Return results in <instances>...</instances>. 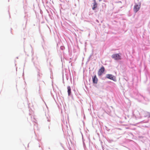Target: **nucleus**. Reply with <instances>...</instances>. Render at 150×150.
Here are the masks:
<instances>
[{"instance_id": "nucleus-9", "label": "nucleus", "mask_w": 150, "mask_h": 150, "mask_svg": "<svg viewBox=\"0 0 150 150\" xmlns=\"http://www.w3.org/2000/svg\"><path fill=\"white\" fill-rule=\"evenodd\" d=\"M67 92L68 93V95L70 96L71 93V88L70 86H67Z\"/></svg>"}, {"instance_id": "nucleus-13", "label": "nucleus", "mask_w": 150, "mask_h": 150, "mask_svg": "<svg viewBox=\"0 0 150 150\" xmlns=\"http://www.w3.org/2000/svg\"><path fill=\"white\" fill-rule=\"evenodd\" d=\"M47 121L48 122H50V117H47Z\"/></svg>"}, {"instance_id": "nucleus-11", "label": "nucleus", "mask_w": 150, "mask_h": 150, "mask_svg": "<svg viewBox=\"0 0 150 150\" xmlns=\"http://www.w3.org/2000/svg\"><path fill=\"white\" fill-rule=\"evenodd\" d=\"M40 69H38V70L37 71V72L38 73V79H39L40 78L39 77L41 76V75H42V74L40 73Z\"/></svg>"}, {"instance_id": "nucleus-29", "label": "nucleus", "mask_w": 150, "mask_h": 150, "mask_svg": "<svg viewBox=\"0 0 150 150\" xmlns=\"http://www.w3.org/2000/svg\"><path fill=\"white\" fill-rule=\"evenodd\" d=\"M42 12L41 11H40V13H42Z\"/></svg>"}, {"instance_id": "nucleus-20", "label": "nucleus", "mask_w": 150, "mask_h": 150, "mask_svg": "<svg viewBox=\"0 0 150 150\" xmlns=\"http://www.w3.org/2000/svg\"><path fill=\"white\" fill-rule=\"evenodd\" d=\"M33 63L35 65V62L34 61H33Z\"/></svg>"}, {"instance_id": "nucleus-31", "label": "nucleus", "mask_w": 150, "mask_h": 150, "mask_svg": "<svg viewBox=\"0 0 150 150\" xmlns=\"http://www.w3.org/2000/svg\"><path fill=\"white\" fill-rule=\"evenodd\" d=\"M27 20H26V23H27Z\"/></svg>"}, {"instance_id": "nucleus-23", "label": "nucleus", "mask_w": 150, "mask_h": 150, "mask_svg": "<svg viewBox=\"0 0 150 150\" xmlns=\"http://www.w3.org/2000/svg\"><path fill=\"white\" fill-rule=\"evenodd\" d=\"M105 127H106V129L107 130V127L106 126Z\"/></svg>"}, {"instance_id": "nucleus-5", "label": "nucleus", "mask_w": 150, "mask_h": 150, "mask_svg": "<svg viewBox=\"0 0 150 150\" xmlns=\"http://www.w3.org/2000/svg\"><path fill=\"white\" fill-rule=\"evenodd\" d=\"M140 4L138 5L136 4L134 5L133 8L134 12L135 13H137L140 9Z\"/></svg>"}, {"instance_id": "nucleus-17", "label": "nucleus", "mask_w": 150, "mask_h": 150, "mask_svg": "<svg viewBox=\"0 0 150 150\" xmlns=\"http://www.w3.org/2000/svg\"><path fill=\"white\" fill-rule=\"evenodd\" d=\"M83 145H84V146H85V144H84V141H83Z\"/></svg>"}, {"instance_id": "nucleus-32", "label": "nucleus", "mask_w": 150, "mask_h": 150, "mask_svg": "<svg viewBox=\"0 0 150 150\" xmlns=\"http://www.w3.org/2000/svg\"><path fill=\"white\" fill-rule=\"evenodd\" d=\"M97 21H98V20H97Z\"/></svg>"}, {"instance_id": "nucleus-25", "label": "nucleus", "mask_w": 150, "mask_h": 150, "mask_svg": "<svg viewBox=\"0 0 150 150\" xmlns=\"http://www.w3.org/2000/svg\"><path fill=\"white\" fill-rule=\"evenodd\" d=\"M149 117H150V113H149Z\"/></svg>"}, {"instance_id": "nucleus-4", "label": "nucleus", "mask_w": 150, "mask_h": 150, "mask_svg": "<svg viewBox=\"0 0 150 150\" xmlns=\"http://www.w3.org/2000/svg\"><path fill=\"white\" fill-rule=\"evenodd\" d=\"M106 78L110 79L114 81H116L115 77V76L111 74H106Z\"/></svg>"}, {"instance_id": "nucleus-16", "label": "nucleus", "mask_w": 150, "mask_h": 150, "mask_svg": "<svg viewBox=\"0 0 150 150\" xmlns=\"http://www.w3.org/2000/svg\"><path fill=\"white\" fill-rule=\"evenodd\" d=\"M62 126H63V127H62V130H63V131H64V127H63V125H62Z\"/></svg>"}, {"instance_id": "nucleus-18", "label": "nucleus", "mask_w": 150, "mask_h": 150, "mask_svg": "<svg viewBox=\"0 0 150 150\" xmlns=\"http://www.w3.org/2000/svg\"><path fill=\"white\" fill-rule=\"evenodd\" d=\"M32 53V55L33 54V51H31Z\"/></svg>"}, {"instance_id": "nucleus-10", "label": "nucleus", "mask_w": 150, "mask_h": 150, "mask_svg": "<svg viewBox=\"0 0 150 150\" xmlns=\"http://www.w3.org/2000/svg\"><path fill=\"white\" fill-rule=\"evenodd\" d=\"M29 115L31 116L30 117L32 121H33V122H35V120L33 116V115H31L30 113H29Z\"/></svg>"}, {"instance_id": "nucleus-6", "label": "nucleus", "mask_w": 150, "mask_h": 150, "mask_svg": "<svg viewBox=\"0 0 150 150\" xmlns=\"http://www.w3.org/2000/svg\"><path fill=\"white\" fill-rule=\"evenodd\" d=\"M105 69L104 67L102 66L101 68L99 69L98 72V75L99 76H101L105 71Z\"/></svg>"}, {"instance_id": "nucleus-14", "label": "nucleus", "mask_w": 150, "mask_h": 150, "mask_svg": "<svg viewBox=\"0 0 150 150\" xmlns=\"http://www.w3.org/2000/svg\"><path fill=\"white\" fill-rule=\"evenodd\" d=\"M60 49L61 50H63L64 49V47L63 46H61L60 47Z\"/></svg>"}, {"instance_id": "nucleus-7", "label": "nucleus", "mask_w": 150, "mask_h": 150, "mask_svg": "<svg viewBox=\"0 0 150 150\" xmlns=\"http://www.w3.org/2000/svg\"><path fill=\"white\" fill-rule=\"evenodd\" d=\"M93 83L95 84H97L98 83V80L96 75L92 77Z\"/></svg>"}, {"instance_id": "nucleus-21", "label": "nucleus", "mask_w": 150, "mask_h": 150, "mask_svg": "<svg viewBox=\"0 0 150 150\" xmlns=\"http://www.w3.org/2000/svg\"><path fill=\"white\" fill-rule=\"evenodd\" d=\"M49 16L50 17L51 15L50 14H49Z\"/></svg>"}, {"instance_id": "nucleus-3", "label": "nucleus", "mask_w": 150, "mask_h": 150, "mask_svg": "<svg viewBox=\"0 0 150 150\" xmlns=\"http://www.w3.org/2000/svg\"><path fill=\"white\" fill-rule=\"evenodd\" d=\"M55 94H56V98H57L58 101H59V103L60 105V106L59 105H58V108L59 109H60L61 110V113H62L63 110H64V111H65V108L64 107V105H63L62 106L61 103L60 102V100H60V98H59V99L57 97V94L56 93Z\"/></svg>"}, {"instance_id": "nucleus-28", "label": "nucleus", "mask_w": 150, "mask_h": 150, "mask_svg": "<svg viewBox=\"0 0 150 150\" xmlns=\"http://www.w3.org/2000/svg\"><path fill=\"white\" fill-rule=\"evenodd\" d=\"M24 74V72H23V75Z\"/></svg>"}, {"instance_id": "nucleus-26", "label": "nucleus", "mask_w": 150, "mask_h": 150, "mask_svg": "<svg viewBox=\"0 0 150 150\" xmlns=\"http://www.w3.org/2000/svg\"><path fill=\"white\" fill-rule=\"evenodd\" d=\"M38 141H40V139H38Z\"/></svg>"}, {"instance_id": "nucleus-1", "label": "nucleus", "mask_w": 150, "mask_h": 150, "mask_svg": "<svg viewBox=\"0 0 150 150\" xmlns=\"http://www.w3.org/2000/svg\"><path fill=\"white\" fill-rule=\"evenodd\" d=\"M137 114L136 115V116L138 118H142L143 117H146L149 114V113L143 110H141L140 112L137 111Z\"/></svg>"}, {"instance_id": "nucleus-27", "label": "nucleus", "mask_w": 150, "mask_h": 150, "mask_svg": "<svg viewBox=\"0 0 150 150\" xmlns=\"http://www.w3.org/2000/svg\"><path fill=\"white\" fill-rule=\"evenodd\" d=\"M35 67H36V68H38V67H37L35 66Z\"/></svg>"}, {"instance_id": "nucleus-19", "label": "nucleus", "mask_w": 150, "mask_h": 150, "mask_svg": "<svg viewBox=\"0 0 150 150\" xmlns=\"http://www.w3.org/2000/svg\"><path fill=\"white\" fill-rule=\"evenodd\" d=\"M64 75L63 74V79L64 78Z\"/></svg>"}, {"instance_id": "nucleus-2", "label": "nucleus", "mask_w": 150, "mask_h": 150, "mask_svg": "<svg viewBox=\"0 0 150 150\" xmlns=\"http://www.w3.org/2000/svg\"><path fill=\"white\" fill-rule=\"evenodd\" d=\"M111 57L114 60L117 61L121 60V57L119 54H112L111 56Z\"/></svg>"}, {"instance_id": "nucleus-30", "label": "nucleus", "mask_w": 150, "mask_h": 150, "mask_svg": "<svg viewBox=\"0 0 150 150\" xmlns=\"http://www.w3.org/2000/svg\"><path fill=\"white\" fill-rule=\"evenodd\" d=\"M42 12L41 11H40V13H42Z\"/></svg>"}, {"instance_id": "nucleus-22", "label": "nucleus", "mask_w": 150, "mask_h": 150, "mask_svg": "<svg viewBox=\"0 0 150 150\" xmlns=\"http://www.w3.org/2000/svg\"><path fill=\"white\" fill-rule=\"evenodd\" d=\"M54 100H55V101H56V100H55V98H54Z\"/></svg>"}, {"instance_id": "nucleus-8", "label": "nucleus", "mask_w": 150, "mask_h": 150, "mask_svg": "<svg viewBox=\"0 0 150 150\" xmlns=\"http://www.w3.org/2000/svg\"><path fill=\"white\" fill-rule=\"evenodd\" d=\"M93 5L92 9L93 10H94L97 6V4L95 0H94V2L93 3Z\"/></svg>"}, {"instance_id": "nucleus-12", "label": "nucleus", "mask_w": 150, "mask_h": 150, "mask_svg": "<svg viewBox=\"0 0 150 150\" xmlns=\"http://www.w3.org/2000/svg\"><path fill=\"white\" fill-rule=\"evenodd\" d=\"M65 75L66 76V79L67 80H68L69 79L68 74V73L67 74L66 73Z\"/></svg>"}, {"instance_id": "nucleus-15", "label": "nucleus", "mask_w": 150, "mask_h": 150, "mask_svg": "<svg viewBox=\"0 0 150 150\" xmlns=\"http://www.w3.org/2000/svg\"><path fill=\"white\" fill-rule=\"evenodd\" d=\"M37 126V125H36L35 124H34V129L35 130V127L36 126Z\"/></svg>"}, {"instance_id": "nucleus-24", "label": "nucleus", "mask_w": 150, "mask_h": 150, "mask_svg": "<svg viewBox=\"0 0 150 150\" xmlns=\"http://www.w3.org/2000/svg\"><path fill=\"white\" fill-rule=\"evenodd\" d=\"M33 58L32 59V61H33Z\"/></svg>"}]
</instances>
